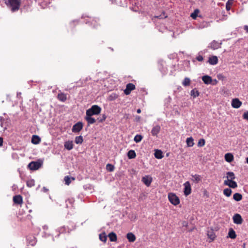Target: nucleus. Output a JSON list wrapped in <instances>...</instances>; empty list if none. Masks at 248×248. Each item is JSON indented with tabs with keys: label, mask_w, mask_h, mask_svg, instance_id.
Returning a JSON list of instances; mask_svg holds the SVG:
<instances>
[{
	"label": "nucleus",
	"mask_w": 248,
	"mask_h": 248,
	"mask_svg": "<svg viewBox=\"0 0 248 248\" xmlns=\"http://www.w3.org/2000/svg\"><path fill=\"white\" fill-rule=\"evenodd\" d=\"M168 16L164 11L159 16H155L152 18V20L156 23V28L159 31L162 33H169L170 32L169 27L166 26L161 19L167 17Z\"/></svg>",
	"instance_id": "1"
},
{
	"label": "nucleus",
	"mask_w": 248,
	"mask_h": 248,
	"mask_svg": "<svg viewBox=\"0 0 248 248\" xmlns=\"http://www.w3.org/2000/svg\"><path fill=\"white\" fill-rule=\"evenodd\" d=\"M21 0H4L6 5L13 12L19 10Z\"/></svg>",
	"instance_id": "2"
},
{
	"label": "nucleus",
	"mask_w": 248,
	"mask_h": 248,
	"mask_svg": "<svg viewBox=\"0 0 248 248\" xmlns=\"http://www.w3.org/2000/svg\"><path fill=\"white\" fill-rule=\"evenodd\" d=\"M101 108L96 105H93L86 111V114L91 115H97L100 113Z\"/></svg>",
	"instance_id": "3"
},
{
	"label": "nucleus",
	"mask_w": 248,
	"mask_h": 248,
	"mask_svg": "<svg viewBox=\"0 0 248 248\" xmlns=\"http://www.w3.org/2000/svg\"><path fill=\"white\" fill-rule=\"evenodd\" d=\"M42 165V162L39 161H32L30 162L28 168L31 170H35L39 169Z\"/></svg>",
	"instance_id": "4"
},
{
	"label": "nucleus",
	"mask_w": 248,
	"mask_h": 248,
	"mask_svg": "<svg viewBox=\"0 0 248 248\" xmlns=\"http://www.w3.org/2000/svg\"><path fill=\"white\" fill-rule=\"evenodd\" d=\"M83 128V123L81 122H78L72 127V131L74 133H78Z\"/></svg>",
	"instance_id": "5"
},
{
	"label": "nucleus",
	"mask_w": 248,
	"mask_h": 248,
	"mask_svg": "<svg viewBox=\"0 0 248 248\" xmlns=\"http://www.w3.org/2000/svg\"><path fill=\"white\" fill-rule=\"evenodd\" d=\"M184 195L186 196L189 195L191 193V185L189 182L187 181L184 184Z\"/></svg>",
	"instance_id": "6"
},
{
	"label": "nucleus",
	"mask_w": 248,
	"mask_h": 248,
	"mask_svg": "<svg viewBox=\"0 0 248 248\" xmlns=\"http://www.w3.org/2000/svg\"><path fill=\"white\" fill-rule=\"evenodd\" d=\"M135 89V86L131 83H128L126 86V88L124 90V93L126 95H128L131 92Z\"/></svg>",
	"instance_id": "7"
},
{
	"label": "nucleus",
	"mask_w": 248,
	"mask_h": 248,
	"mask_svg": "<svg viewBox=\"0 0 248 248\" xmlns=\"http://www.w3.org/2000/svg\"><path fill=\"white\" fill-rule=\"evenodd\" d=\"M141 181L147 186H150V185L152 183V178L150 176L146 175L142 178Z\"/></svg>",
	"instance_id": "8"
},
{
	"label": "nucleus",
	"mask_w": 248,
	"mask_h": 248,
	"mask_svg": "<svg viewBox=\"0 0 248 248\" xmlns=\"http://www.w3.org/2000/svg\"><path fill=\"white\" fill-rule=\"evenodd\" d=\"M233 222L236 224H241L243 222V219L239 214H235L233 217Z\"/></svg>",
	"instance_id": "9"
},
{
	"label": "nucleus",
	"mask_w": 248,
	"mask_h": 248,
	"mask_svg": "<svg viewBox=\"0 0 248 248\" xmlns=\"http://www.w3.org/2000/svg\"><path fill=\"white\" fill-rule=\"evenodd\" d=\"M242 105V102L238 98H234L232 100V106L233 108H238Z\"/></svg>",
	"instance_id": "10"
},
{
	"label": "nucleus",
	"mask_w": 248,
	"mask_h": 248,
	"mask_svg": "<svg viewBox=\"0 0 248 248\" xmlns=\"http://www.w3.org/2000/svg\"><path fill=\"white\" fill-rule=\"evenodd\" d=\"M221 43H219L215 40H214L210 44V46H209V47L215 50L218 48H220L221 46Z\"/></svg>",
	"instance_id": "11"
},
{
	"label": "nucleus",
	"mask_w": 248,
	"mask_h": 248,
	"mask_svg": "<svg viewBox=\"0 0 248 248\" xmlns=\"http://www.w3.org/2000/svg\"><path fill=\"white\" fill-rule=\"evenodd\" d=\"M85 119L87 122L88 125L92 124L96 122V120L94 118L92 117V115H88L87 114H86Z\"/></svg>",
	"instance_id": "12"
},
{
	"label": "nucleus",
	"mask_w": 248,
	"mask_h": 248,
	"mask_svg": "<svg viewBox=\"0 0 248 248\" xmlns=\"http://www.w3.org/2000/svg\"><path fill=\"white\" fill-rule=\"evenodd\" d=\"M218 60L216 56H212L209 57L208 62L211 65H216L218 63Z\"/></svg>",
	"instance_id": "13"
},
{
	"label": "nucleus",
	"mask_w": 248,
	"mask_h": 248,
	"mask_svg": "<svg viewBox=\"0 0 248 248\" xmlns=\"http://www.w3.org/2000/svg\"><path fill=\"white\" fill-rule=\"evenodd\" d=\"M180 203V199L174 193H171V204L174 205H178Z\"/></svg>",
	"instance_id": "14"
},
{
	"label": "nucleus",
	"mask_w": 248,
	"mask_h": 248,
	"mask_svg": "<svg viewBox=\"0 0 248 248\" xmlns=\"http://www.w3.org/2000/svg\"><path fill=\"white\" fill-rule=\"evenodd\" d=\"M202 80L204 84L209 85L212 82V78L208 75H205L202 77Z\"/></svg>",
	"instance_id": "15"
},
{
	"label": "nucleus",
	"mask_w": 248,
	"mask_h": 248,
	"mask_svg": "<svg viewBox=\"0 0 248 248\" xmlns=\"http://www.w3.org/2000/svg\"><path fill=\"white\" fill-rule=\"evenodd\" d=\"M13 202L15 203L20 204L23 202L22 197L20 195L14 196Z\"/></svg>",
	"instance_id": "16"
},
{
	"label": "nucleus",
	"mask_w": 248,
	"mask_h": 248,
	"mask_svg": "<svg viewBox=\"0 0 248 248\" xmlns=\"http://www.w3.org/2000/svg\"><path fill=\"white\" fill-rule=\"evenodd\" d=\"M160 130V126L158 125H156L153 127L151 130V134L154 136H157V134L159 132Z\"/></svg>",
	"instance_id": "17"
},
{
	"label": "nucleus",
	"mask_w": 248,
	"mask_h": 248,
	"mask_svg": "<svg viewBox=\"0 0 248 248\" xmlns=\"http://www.w3.org/2000/svg\"><path fill=\"white\" fill-rule=\"evenodd\" d=\"M64 148L70 151L73 148V143L72 141L68 140L65 141L64 144Z\"/></svg>",
	"instance_id": "18"
},
{
	"label": "nucleus",
	"mask_w": 248,
	"mask_h": 248,
	"mask_svg": "<svg viewBox=\"0 0 248 248\" xmlns=\"http://www.w3.org/2000/svg\"><path fill=\"white\" fill-rule=\"evenodd\" d=\"M41 141L40 138L37 136L34 135L32 136L31 142L34 144H37Z\"/></svg>",
	"instance_id": "19"
},
{
	"label": "nucleus",
	"mask_w": 248,
	"mask_h": 248,
	"mask_svg": "<svg viewBox=\"0 0 248 248\" xmlns=\"http://www.w3.org/2000/svg\"><path fill=\"white\" fill-rule=\"evenodd\" d=\"M112 3L120 6H124L126 4V0H111Z\"/></svg>",
	"instance_id": "20"
},
{
	"label": "nucleus",
	"mask_w": 248,
	"mask_h": 248,
	"mask_svg": "<svg viewBox=\"0 0 248 248\" xmlns=\"http://www.w3.org/2000/svg\"><path fill=\"white\" fill-rule=\"evenodd\" d=\"M126 238L130 242H133L136 240L135 235L132 232H128L127 233Z\"/></svg>",
	"instance_id": "21"
},
{
	"label": "nucleus",
	"mask_w": 248,
	"mask_h": 248,
	"mask_svg": "<svg viewBox=\"0 0 248 248\" xmlns=\"http://www.w3.org/2000/svg\"><path fill=\"white\" fill-rule=\"evenodd\" d=\"M227 237L231 239H234L236 237L235 232L232 228H230Z\"/></svg>",
	"instance_id": "22"
},
{
	"label": "nucleus",
	"mask_w": 248,
	"mask_h": 248,
	"mask_svg": "<svg viewBox=\"0 0 248 248\" xmlns=\"http://www.w3.org/2000/svg\"><path fill=\"white\" fill-rule=\"evenodd\" d=\"M225 160L229 163L232 162L233 160V156L231 153H227L225 155Z\"/></svg>",
	"instance_id": "23"
},
{
	"label": "nucleus",
	"mask_w": 248,
	"mask_h": 248,
	"mask_svg": "<svg viewBox=\"0 0 248 248\" xmlns=\"http://www.w3.org/2000/svg\"><path fill=\"white\" fill-rule=\"evenodd\" d=\"M108 237L111 242H116L117 239V235L114 232H111L108 235Z\"/></svg>",
	"instance_id": "24"
},
{
	"label": "nucleus",
	"mask_w": 248,
	"mask_h": 248,
	"mask_svg": "<svg viewBox=\"0 0 248 248\" xmlns=\"http://www.w3.org/2000/svg\"><path fill=\"white\" fill-rule=\"evenodd\" d=\"M192 180L196 183H198L202 181V177L198 174L192 175Z\"/></svg>",
	"instance_id": "25"
},
{
	"label": "nucleus",
	"mask_w": 248,
	"mask_h": 248,
	"mask_svg": "<svg viewBox=\"0 0 248 248\" xmlns=\"http://www.w3.org/2000/svg\"><path fill=\"white\" fill-rule=\"evenodd\" d=\"M127 155L129 159H133L136 157V154L134 150H130L128 152Z\"/></svg>",
	"instance_id": "26"
},
{
	"label": "nucleus",
	"mask_w": 248,
	"mask_h": 248,
	"mask_svg": "<svg viewBox=\"0 0 248 248\" xmlns=\"http://www.w3.org/2000/svg\"><path fill=\"white\" fill-rule=\"evenodd\" d=\"M58 99L62 101V102H65L67 99L66 94L64 93H60L58 94Z\"/></svg>",
	"instance_id": "27"
},
{
	"label": "nucleus",
	"mask_w": 248,
	"mask_h": 248,
	"mask_svg": "<svg viewBox=\"0 0 248 248\" xmlns=\"http://www.w3.org/2000/svg\"><path fill=\"white\" fill-rule=\"evenodd\" d=\"M233 199L236 202H239L242 199V195L239 193H235L233 195Z\"/></svg>",
	"instance_id": "28"
},
{
	"label": "nucleus",
	"mask_w": 248,
	"mask_h": 248,
	"mask_svg": "<svg viewBox=\"0 0 248 248\" xmlns=\"http://www.w3.org/2000/svg\"><path fill=\"white\" fill-rule=\"evenodd\" d=\"M164 106L165 108L168 109L166 110V111L168 112L169 110V108H170V97L168 96V98H166L164 101Z\"/></svg>",
	"instance_id": "29"
},
{
	"label": "nucleus",
	"mask_w": 248,
	"mask_h": 248,
	"mask_svg": "<svg viewBox=\"0 0 248 248\" xmlns=\"http://www.w3.org/2000/svg\"><path fill=\"white\" fill-rule=\"evenodd\" d=\"M200 94L199 92L196 89H194L192 90L190 92V95L193 98H196L198 97Z\"/></svg>",
	"instance_id": "30"
},
{
	"label": "nucleus",
	"mask_w": 248,
	"mask_h": 248,
	"mask_svg": "<svg viewBox=\"0 0 248 248\" xmlns=\"http://www.w3.org/2000/svg\"><path fill=\"white\" fill-rule=\"evenodd\" d=\"M194 140L192 137H189L186 139V142L187 146L188 147H192L193 146L194 143Z\"/></svg>",
	"instance_id": "31"
},
{
	"label": "nucleus",
	"mask_w": 248,
	"mask_h": 248,
	"mask_svg": "<svg viewBox=\"0 0 248 248\" xmlns=\"http://www.w3.org/2000/svg\"><path fill=\"white\" fill-rule=\"evenodd\" d=\"M155 156L157 159H161L162 158V152L160 150H156L155 153Z\"/></svg>",
	"instance_id": "32"
},
{
	"label": "nucleus",
	"mask_w": 248,
	"mask_h": 248,
	"mask_svg": "<svg viewBox=\"0 0 248 248\" xmlns=\"http://www.w3.org/2000/svg\"><path fill=\"white\" fill-rule=\"evenodd\" d=\"M71 179H72L73 180H75V178L74 177H70L69 176H66L64 177V180L65 181V185H69L71 181Z\"/></svg>",
	"instance_id": "33"
},
{
	"label": "nucleus",
	"mask_w": 248,
	"mask_h": 248,
	"mask_svg": "<svg viewBox=\"0 0 248 248\" xmlns=\"http://www.w3.org/2000/svg\"><path fill=\"white\" fill-rule=\"evenodd\" d=\"M232 193V190L230 188H226L223 190V194L226 196V197H230Z\"/></svg>",
	"instance_id": "34"
},
{
	"label": "nucleus",
	"mask_w": 248,
	"mask_h": 248,
	"mask_svg": "<svg viewBox=\"0 0 248 248\" xmlns=\"http://www.w3.org/2000/svg\"><path fill=\"white\" fill-rule=\"evenodd\" d=\"M227 178L229 180H233L235 179L234 173L232 171L227 172Z\"/></svg>",
	"instance_id": "35"
},
{
	"label": "nucleus",
	"mask_w": 248,
	"mask_h": 248,
	"mask_svg": "<svg viewBox=\"0 0 248 248\" xmlns=\"http://www.w3.org/2000/svg\"><path fill=\"white\" fill-rule=\"evenodd\" d=\"M99 239L103 242H106L107 240V236L105 232H102L99 234Z\"/></svg>",
	"instance_id": "36"
},
{
	"label": "nucleus",
	"mask_w": 248,
	"mask_h": 248,
	"mask_svg": "<svg viewBox=\"0 0 248 248\" xmlns=\"http://www.w3.org/2000/svg\"><path fill=\"white\" fill-rule=\"evenodd\" d=\"M83 141V139L82 136H79L76 137L75 142L76 144H81Z\"/></svg>",
	"instance_id": "37"
},
{
	"label": "nucleus",
	"mask_w": 248,
	"mask_h": 248,
	"mask_svg": "<svg viewBox=\"0 0 248 248\" xmlns=\"http://www.w3.org/2000/svg\"><path fill=\"white\" fill-rule=\"evenodd\" d=\"M207 235H208V238L209 239H210L212 241H214L215 240V237H216V235L214 232H213V231L208 232L207 233Z\"/></svg>",
	"instance_id": "38"
},
{
	"label": "nucleus",
	"mask_w": 248,
	"mask_h": 248,
	"mask_svg": "<svg viewBox=\"0 0 248 248\" xmlns=\"http://www.w3.org/2000/svg\"><path fill=\"white\" fill-rule=\"evenodd\" d=\"M143 137L142 136V135L137 134L135 136L134 140L136 143H139L141 141Z\"/></svg>",
	"instance_id": "39"
},
{
	"label": "nucleus",
	"mask_w": 248,
	"mask_h": 248,
	"mask_svg": "<svg viewBox=\"0 0 248 248\" xmlns=\"http://www.w3.org/2000/svg\"><path fill=\"white\" fill-rule=\"evenodd\" d=\"M229 186L232 188H236L237 187V183L235 181H234L233 180H230Z\"/></svg>",
	"instance_id": "40"
},
{
	"label": "nucleus",
	"mask_w": 248,
	"mask_h": 248,
	"mask_svg": "<svg viewBox=\"0 0 248 248\" xmlns=\"http://www.w3.org/2000/svg\"><path fill=\"white\" fill-rule=\"evenodd\" d=\"M114 166L112 164L108 163L106 165V169L109 172H112L114 171Z\"/></svg>",
	"instance_id": "41"
},
{
	"label": "nucleus",
	"mask_w": 248,
	"mask_h": 248,
	"mask_svg": "<svg viewBox=\"0 0 248 248\" xmlns=\"http://www.w3.org/2000/svg\"><path fill=\"white\" fill-rule=\"evenodd\" d=\"M234 0H228L226 3V9L227 11H229L231 9V6Z\"/></svg>",
	"instance_id": "42"
},
{
	"label": "nucleus",
	"mask_w": 248,
	"mask_h": 248,
	"mask_svg": "<svg viewBox=\"0 0 248 248\" xmlns=\"http://www.w3.org/2000/svg\"><path fill=\"white\" fill-rule=\"evenodd\" d=\"M190 84V80L188 78H185L184 81L182 82V84L184 86H188Z\"/></svg>",
	"instance_id": "43"
},
{
	"label": "nucleus",
	"mask_w": 248,
	"mask_h": 248,
	"mask_svg": "<svg viewBox=\"0 0 248 248\" xmlns=\"http://www.w3.org/2000/svg\"><path fill=\"white\" fill-rule=\"evenodd\" d=\"M202 51H200L198 53V55L196 57L195 59L199 62H202L203 61V57L201 54Z\"/></svg>",
	"instance_id": "44"
},
{
	"label": "nucleus",
	"mask_w": 248,
	"mask_h": 248,
	"mask_svg": "<svg viewBox=\"0 0 248 248\" xmlns=\"http://www.w3.org/2000/svg\"><path fill=\"white\" fill-rule=\"evenodd\" d=\"M118 95L115 93H112L108 96V99L109 101H113L117 98Z\"/></svg>",
	"instance_id": "45"
},
{
	"label": "nucleus",
	"mask_w": 248,
	"mask_h": 248,
	"mask_svg": "<svg viewBox=\"0 0 248 248\" xmlns=\"http://www.w3.org/2000/svg\"><path fill=\"white\" fill-rule=\"evenodd\" d=\"M35 182L33 179H31L27 181V186L28 187H31L34 186Z\"/></svg>",
	"instance_id": "46"
},
{
	"label": "nucleus",
	"mask_w": 248,
	"mask_h": 248,
	"mask_svg": "<svg viewBox=\"0 0 248 248\" xmlns=\"http://www.w3.org/2000/svg\"><path fill=\"white\" fill-rule=\"evenodd\" d=\"M199 11L198 9H196L194 10V12L192 13L191 14V16H190L193 18V19H195L197 17V15H198V14L199 13Z\"/></svg>",
	"instance_id": "47"
},
{
	"label": "nucleus",
	"mask_w": 248,
	"mask_h": 248,
	"mask_svg": "<svg viewBox=\"0 0 248 248\" xmlns=\"http://www.w3.org/2000/svg\"><path fill=\"white\" fill-rule=\"evenodd\" d=\"M205 143V140L203 139H201L199 140L198 143V147H203Z\"/></svg>",
	"instance_id": "48"
},
{
	"label": "nucleus",
	"mask_w": 248,
	"mask_h": 248,
	"mask_svg": "<svg viewBox=\"0 0 248 248\" xmlns=\"http://www.w3.org/2000/svg\"><path fill=\"white\" fill-rule=\"evenodd\" d=\"M107 118V116H106L105 114H103L101 118H98L97 119V120L98 121V122L99 123H102Z\"/></svg>",
	"instance_id": "49"
},
{
	"label": "nucleus",
	"mask_w": 248,
	"mask_h": 248,
	"mask_svg": "<svg viewBox=\"0 0 248 248\" xmlns=\"http://www.w3.org/2000/svg\"><path fill=\"white\" fill-rule=\"evenodd\" d=\"M217 78L219 80H223L225 78V77L221 74H218Z\"/></svg>",
	"instance_id": "50"
},
{
	"label": "nucleus",
	"mask_w": 248,
	"mask_h": 248,
	"mask_svg": "<svg viewBox=\"0 0 248 248\" xmlns=\"http://www.w3.org/2000/svg\"><path fill=\"white\" fill-rule=\"evenodd\" d=\"M243 118L244 119L247 120L248 121V111L243 114Z\"/></svg>",
	"instance_id": "51"
},
{
	"label": "nucleus",
	"mask_w": 248,
	"mask_h": 248,
	"mask_svg": "<svg viewBox=\"0 0 248 248\" xmlns=\"http://www.w3.org/2000/svg\"><path fill=\"white\" fill-rule=\"evenodd\" d=\"M58 231L60 233H63L65 231V228L64 226L58 229Z\"/></svg>",
	"instance_id": "52"
},
{
	"label": "nucleus",
	"mask_w": 248,
	"mask_h": 248,
	"mask_svg": "<svg viewBox=\"0 0 248 248\" xmlns=\"http://www.w3.org/2000/svg\"><path fill=\"white\" fill-rule=\"evenodd\" d=\"M218 83V81L217 79H212V82L210 83V84H212L213 85H216Z\"/></svg>",
	"instance_id": "53"
},
{
	"label": "nucleus",
	"mask_w": 248,
	"mask_h": 248,
	"mask_svg": "<svg viewBox=\"0 0 248 248\" xmlns=\"http://www.w3.org/2000/svg\"><path fill=\"white\" fill-rule=\"evenodd\" d=\"M188 223L187 221H184L182 222V226L183 227H187L188 226Z\"/></svg>",
	"instance_id": "54"
},
{
	"label": "nucleus",
	"mask_w": 248,
	"mask_h": 248,
	"mask_svg": "<svg viewBox=\"0 0 248 248\" xmlns=\"http://www.w3.org/2000/svg\"><path fill=\"white\" fill-rule=\"evenodd\" d=\"M229 179H228V180H225L224 182V184L226 186H229Z\"/></svg>",
	"instance_id": "55"
},
{
	"label": "nucleus",
	"mask_w": 248,
	"mask_h": 248,
	"mask_svg": "<svg viewBox=\"0 0 248 248\" xmlns=\"http://www.w3.org/2000/svg\"><path fill=\"white\" fill-rule=\"evenodd\" d=\"M42 191L44 192H46L48 191V189L47 188H46V187H43V188H42Z\"/></svg>",
	"instance_id": "56"
},
{
	"label": "nucleus",
	"mask_w": 248,
	"mask_h": 248,
	"mask_svg": "<svg viewBox=\"0 0 248 248\" xmlns=\"http://www.w3.org/2000/svg\"><path fill=\"white\" fill-rule=\"evenodd\" d=\"M168 198L170 202V192H168Z\"/></svg>",
	"instance_id": "57"
},
{
	"label": "nucleus",
	"mask_w": 248,
	"mask_h": 248,
	"mask_svg": "<svg viewBox=\"0 0 248 248\" xmlns=\"http://www.w3.org/2000/svg\"><path fill=\"white\" fill-rule=\"evenodd\" d=\"M140 117L139 116H136V118H135V120H136V122H138L140 121Z\"/></svg>",
	"instance_id": "58"
},
{
	"label": "nucleus",
	"mask_w": 248,
	"mask_h": 248,
	"mask_svg": "<svg viewBox=\"0 0 248 248\" xmlns=\"http://www.w3.org/2000/svg\"><path fill=\"white\" fill-rule=\"evenodd\" d=\"M161 72L163 73V74H165L166 73V69L165 68H162V70H161Z\"/></svg>",
	"instance_id": "59"
},
{
	"label": "nucleus",
	"mask_w": 248,
	"mask_h": 248,
	"mask_svg": "<svg viewBox=\"0 0 248 248\" xmlns=\"http://www.w3.org/2000/svg\"><path fill=\"white\" fill-rule=\"evenodd\" d=\"M3 143V139L1 137H0V147L2 145Z\"/></svg>",
	"instance_id": "60"
},
{
	"label": "nucleus",
	"mask_w": 248,
	"mask_h": 248,
	"mask_svg": "<svg viewBox=\"0 0 248 248\" xmlns=\"http://www.w3.org/2000/svg\"><path fill=\"white\" fill-rule=\"evenodd\" d=\"M163 61L162 60L158 61V64L160 65V67L163 66Z\"/></svg>",
	"instance_id": "61"
},
{
	"label": "nucleus",
	"mask_w": 248,
	"mask_h": 248,
	"mask_svg": "<svg viewBox=\"0 0 248 248\" xmlns=\"http://www.w3.org/2000/svg\"><path fill=\"white\" fill-rule=\"evenodd\" d=\"M244 30L248 32V25H245L244 27Z\"/></svg>",
	"instance_id": "62"
},
{
	"label": "nucleus",
	"mask_w": 248,
	"mask_h": 248,
	"mask_svg": "<svg viewBox=\"0 0 248 248\" xmlns=\"http://www.w3.org/2000/svg\"><path fill=\"white\" fill-rule=\"evenodd\" d=\"M0 122H1V126L2 127V121H4V119L2 117H0Z\"/></svg>",
	"instance_id": "63"
},
{
	"label": "nucleus",
	"mask_w": 248,
	"mask_h": 248,
	"mask_svg": "<svg viewBox=\"0 0 248 248\" xmlns=\"http://www.w3.org/2000/svg\"><path fill=\"white\" fill-rule=\"evenodd\" d=\"M137 112L138 113H140L141 112V110H140V108L138 109H137Z\"/></svg>",
	"instance_id": "64"
}]
</instances>
